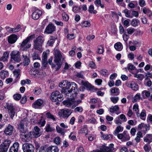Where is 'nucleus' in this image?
Masks as SVG:
<instances>
[{"mask_svg":"<svg viewBox=\"0 0 152 152\" xmlns=\"http://www.w3.org/2000/svg\"><path fill=\"white\" fill-rule=\"evenodd\" d=\"M55 57L54 62L56 64H52V67L55 68L56 70H58L61 67L62 63L60 61L62 58V56L61 52L58 50H56L55 51Z\"/></svg>","mask_w":152,"mask_h":152,"instance_id":"1","label":"nucleus"},{"mask_svg":"<svg viewBox=\"0 0 152 152\" xmlns=\"http://www.w3.org/2000/svg\"><path fill=\"white\" fill-rule=\"evenodd\" d=\"M82 102L80 100H75L74 98H70L64 101L62 103L64 105L68 107L74 109Z\"/></svg>","mask_w":152,"mask_h":152,"instance_id":"2","label":"nucleus"},{"mask_svg":"<svg viewBox=\"0 0 152 152\" xmlns=\"http://www.w3.org/2000/svg\"><path fill=\"white\" fill-rule=\"evenodd\" d=\"M35 36L34 34L28 37L24 40L20 45V49L23 51H27L31 46V44L29 43L30 40L34 38Z\"/></svg>","mask_w":152,"mask_h":152,"instance_id":"3","label":"nucleus"},{"mask_svg":"<svg viewBox=\"0 0 152 152\" xmlns=\"http://www.w3.org/2000/svg\"><path fill=\"white\" fill-rule=\"evenodd\" d=\"M34 133H31V132H25L21 133L20 137L23 141L25 142H28L30 141L32 138H33Z\"/></svg>","mask_w":152,"mask_h":152,"instance_id":"4","label":"nucleus"},{"mask_svg":"<svg viewBox=\"0 0 152 152\" xmlns=\"http://www.w3.org/2000/svg\"><path fill=\"white\" fill-rule=\"evenodd\" d=\"M71 109L65 108L61 110L58 112L59 115L64 118H67L72 113Z\"/></svg>","mask_w":152,"mask_h":152,"instance_id":"5","label":"nucleus"},{"mask_svg":"<svg viewBox=\"0 0 152 152\" xmlns=\"http://www.w3.org/2000/svg\"><path fill=\"white\" fill-rule=\"evenodd\" d=\"M20 55V52L16 50L12 51L10 53L11 58L17 62H19L21 60Z\"/></svg>","mask_w":152,"mask_h":152,"instance_id":"6","label":"nucleus"},{"mask_svg":"<svg viewBox=\"0 0 152 152\" xmlns=\"http://www.w3.org/2000/svg\"><path fill=\"white\" fill-rule=\"evenodd\" d=\"M22 148L24 152H33L34 150V146L29 143H26L23 144Z\"/></svg>","mask_w":152,"mask_h":152,"instance_id":"7","label":"nucleus"},{"mask_svg":"<svg viewBox=\"0 0 152 152\" xmlns=\"http://www.w3.org/2000/svg\"><path fill=\"white\" fill-rule=\"evenodd\" d=\"M113 146V144H111L109 147L103 146L100 150L96 151H94L92 152H113V150H114Z\"/></svg>","mask_w":152,"mask_h":152,"instance_id":"8","label":"nucleus"},{"mask_svg":"<svg viewBox=\"0 0 152 152\" xmlns=\"http://www.w3.org/2000/svg\"><path fill=\"white\" fill-rule=\"evenodd\" d=\"M72 85V82H68L67 80L62 81L59 84V86L62 88V90H69Z\"/></svg>","mask_w":152,"mask_h":152,"instance_id":"9","label":"nucleus"},{"mask_svg":"<svg viewBox=\"0 0 152 152\" xmlns=\"http://www.w3.org/2000/svg\"><path fill=\"white\" fill-rule=\"evenodd\" d=\"M117 136L122 141H125L129 140L130 137L127 131H124L122 133L118 134Z\"/></svg>","mask_w":152,"mask_h":152,"instance_id":"10","label":"nucleus"},{"mask_svg":"<svg viewBox=\"0 0 152 152\" xmlns=\"http://www.w3.org/2000/svg\"><path fill=\"white\" fill-rule=\"evenodd\" d=\"M7 107L10 117L13 119L15 113V108L11 104H7Z\"/></svg>","mask_w":152,"mask_h":152,"instance_id":"11","label":"nucleus"},{"mask_svg":"<svg viewBox=\"0 0 152 152\" xmlns=\"http://www.w3.org/2000/svg\"><path fill=\"white\" fill-rule=\"evenodd\" d=\"M56 29V27L52 23H50L46 27L45 32L47 34H51L54 32Z\"/></svg>","mask_w":152,"mask_h":152,"instance_id":"12","label":"nucleus"},{"mask_svg":"<svg viewBox=\"0 0 152 152\" xmlns=\"http://www.w3.org/2000/svg\"><path fill=\"white\" fill-rule=\"evenodd\" d=\"M43 101L39 99L36 101L32 104V107L35 109H40L43 106Z\"/></svg>","mask_w":152,"mask_h":152,"instance_id":"13","label":"nucleus"},{"mask_svg":"<svg viewBox=\"0 0 152 152\" xmlns=\"http://www.w3.org/2000/svg\"><path fill=\"white\" fill-rule=\"evenodd\" d=\"M42 14V11L39 9H36L32 13V18L34 20H37L41 16Z\"/></svg>","mask_w":152,"mask_h":152,"instance_id":"14","label":"nucleus"},{"mask_svg":"<svg viewBox=\"0 0 152 152\" xmlns=\"http://www.w3.org/2000/svg\"><path fill=\"white\" fill-rule=\"evenodd\" d=\"M126 85L128 87L131 88L133 90L136 91L138 89V85L133 81L129 82L126 83Z\"/></svg>","mask_w":152,"mask_h":152,"instance_id":"15","label":"nucleus"},{"mask_svg":"<svg viewBox=\"0 0 152 152\" xmlns=\"http://www.w3.org/2000/svg\"><path fill=\"white\" fill-rule=\"evenodd\" d=\"M14 128L12 126L9 124L4 131V133L8 135H11L13 133Z\"/></svg>","mask_w":152,"mask_h":152,"instance_id":"16","label":"nucleus"},{"mask_svg":"<svg viewBox=\"0 0 152 152\" xmlns=\"http://www.w3.org/2000/svg\"><path fill=\"white\" fill-rule=\"evenodd\" d=\"M18 38V36L16 35L15 34H12L8 37V42L10 44H13L16 41Z\"/></svg>","mask_w":152,"mask_h":152,"instance_id":"17","label":"nucleus"},{"mask_svg":"<svg viewBox=\"0 0 152 152\" xmlns=\"http://www.w3.org/2000/svg\"><path fill=\"white\" fill-rule=\"evenodd\" d=\"M19 148V143L15 142L10 148L9 152H18Z\"/></svg>","mask_w":152,"mask_h":152,"instance_id":"18","label":"nucleus"},{"mask_svg":"<svg viewBox=\"0 0 152 152\" xmlns=\"http://www.w3.org/2000/svg\"><path fill=\"white\" fill-rule=\"evenodd\" d=\"M26 123L25 119L21 121L18 126V129L20 133H23L25 132L24 125Z\"/></svg>","mask_w":152,"mask_h":152,"instance_id":"19","label":"nucleus"},{"mask_svg":"<svg viewBox=\"0 0 152 152\" xmlns=\"http://www.w3.org/2000/svg\"><path fill=\"white\" fill-rule=\"evenodd\" d=\"M59 92L58 91L53 92L51 94L50 99L53 102H56L57 96L59 94Z\"/></svg>","mask_w":152,"mask_h":152,"instance_id":"20","label":"nucleus"},{"mask_svg":"<svg viewBox=\"0 0 152 152\" xmlns=\"http://www.w3.org/2000/svg\"><path fill=\"white\" fill-rule=\"evenodd\" d=\"M58 149L56 146H50L48 148V152H58Z\"/></svg>","mask_w":152,"mask_h":152,"instance_id":"21","label":"nucleus"},{"mask_svg":"<svg viewBox=\"0 0 152 152\" xmlns=\"http://www.w3.org/2000/svg\"><path fill=\"white\" fill-rule=\"evenodd\" d=\"M110 91L111 95H118L119 94V90L118 88L115 87L111 89Z\"/></svg>","mask_w":152,"mask_h":152,"instance_id":"22","label":"nucleus"},{"mask_svg":"<svg viewBox=\"0 0 152 152\" xmlns=\"http://www.w3.org/2000/svg\"><path fill=\"white\" fill-rule=\"evenodd\" d=\"M56 129L58 133L62 135H64L66 132L65 129L61 128L58 125L56 126Z\"/></svg>","mask_w":152,"mask_h":152,"instance_id":"23","label":"nucleus"},{"mask_svg":"<svg viewBox=\"0 0 152 152\" xmlns=\"http://www.w3.org/2000/svg\"><path fill=\"white\" fill-rule=\"evenodd\" d=\"M114 48L117 50L120 51L122 49L123 47L122 45L120 42H118L115 44Z\"/></svg>","mask_w":152,"mask_h":152,"instance_id":"24","label":"nucleus"},{"mask_svg":"<svg viewBox=\"0 0 152 152\" xmlns=\"http://www.w3.org/2000/svg\"><path fill=\"white\" fill-rule=\"evenodd\" d=\"M136 115L138 117H140L141 119L144 120L145 119L142 118L146 116V111L144 110H143L140 114L139 112L136 113Z\"/></svg>","mask_w":152,"mask_h":152,"instance_id":"25","label":"nucleus"},{"mask_svg":"<svg viewBox=\"0 0 152 152\" xmlns=\"http://www.w3.org/2000/svg\"><path fill=\"white\" fill-rule=\"evenodd\" d=\"M20 25H18L15 28H10L9 31L10 32H16L19 31L20 30Z\"/></svg>","mask_w":152,"mask_h":152,"instance_id":"26","label":"nucleus"},{"mask_svg":"<svg viewBox=\"0 0 152 152\" xmlns=\"http://www.w3.org/2000/svg\"><path fill=\"white\" fill-rule=\"evenodd\" d=\"M142 134L140 132H138L137 134L136 137L135 138V140L137 143L139 142L141 140L140 138L142 137Z\"/></svg>","mask_w":152,"mask_h":152,"instance_id":"27","label":"nucleus"},{"mask_svg":"<svg viewBox=\"0 0 152 152\" xmlns=\"http://www.w3.org/2000/svg\"><path fill=\"white\" fill-rule=\"evenodd\" d=\"M72 87L71 89V92H73V93L76 94L77 90V84L74 82H72Z\"/></svg>","mask_w":152,"mask_h":152,"instance_id":"28","label":"nucleus"},{"mask_svg":"<svg viewBox=\"0 0 152 152\" xmlns=\"http://www.w3.org/2000/svg\"><path fill=\"white\" fill-rule=\"evenodd\" d=\"M119 109V108L118 105H116L114 106H112L109 109V111L112 113H113L115 112L118 111Z\"/></svg>","mask_w":152,"mask_h":152,"instance_id":"29","label":"nucleus"},{"mask_svg":"<svg viewBox=\"0 0 152 152\" xmlns=\"http://www.w3.org/2000/svg\"><path fill=\"white\" fill-rule=\"evenodd\" d=\"M140 23V21L137 19H133L131 22V25L134 27L137 26Z\"/></svg>","mask_w":152,"mask_h":152,"instance_id":"30","label":"nucleus"},{"mask_svg":"<svg viewBox=\"0 0 152 152\" xmlns=\"http://www.w3.org/2000/svg\"><path fill=\"white\" fill-rule=\"evenodd\" d=\"M34 48L35 49L38 50H40L42 46V44L39 43L34 42Z\"/></svg>","mask_w":152,"mask_h":152,"instance_id":"31","label":"nucleus"},{"mask_svg":"<svg viewBox=\"0 0 152 152\" xmlns=\"http://www.w3.org/2000/svg\"><path fill=\"white\" fill-rule=\"evenodd\" d=\"M44 42V39L43 37L41 36H39L37 37L36 39L34 41V42L42 44Z\"/></svg>","mask_w":152,"mask_h":152,"instance_id":"32","label":"nucleus"},{"mask_svg":"<svg viewBox=\"0 0 152 152\" xmlns=\"http://www.w3.org/2000/svg\"><path fill=\"white\" fill-rule=\"evenodd\" d=\"M13 74L14 77L16 78H18L20 74V70L19 69H15L13 71Z\"/></svg>","mask_w":152,"mask_h":152,"instance_id":"33","label":"nucleus"},{"mask_svg":"<svg viewBox=\"0 0 152 152\" xmlns=\"http://www.w3.org/2000/svg\"><path fill=\"white\" fill-rule=\"evenodd\" d=\"M104 52L103 47L101 45L97 47V52L99 54H102Z\"/></svg>","mask_w":152,"mask_h":152,"instance_id":"34","label":"nucleus"},{"mask_svg":"<svg viewBox=\"0 0 152 152\" xmlns=\"http://www.w3.org/2000/svg\"><path fill=\"white\" fill-rule=\"evenodd\" d=\"M8 72L6 71H2L0 73V75L2 79H4L6 76H8Z\"/></svg>","mask_w":152,"mask_h":152,"instance_id":"35","label":"nucleus"},{"mask_svg":"<svg viewBox=\"0 0 152 152\" xmlns=\"http://www.w3.org/2000/svg\"><path fill=\"white\" fill-rule=\"evenodd\" d=\"M102 137L104 140H111L113 138V136L111 134H103Z\"/></svg>","mask_w":152,"mask_h":152,"instance_id":"36","label":"nucleus"},{"mask_svg":"<svg viewBox=\"0 0 152 152\" xmlns=\"http://www.w3.org/2000/svg\"><path fill=\"white\" fill-rule=\"evenodd\" d=\"M54 130L55 129L54 128L50 126L49 124H47L45 127V130L47 132H51L54 131Z\"/></svg>","mask_w":152,"mask_h":152,"instance_id":"37","label":"nucleus"},{"mask_svg":"<svg viewBox=\"0 0 152 152\" xmlns=\"http://www.w3.org/2000/svg\"><path fill=\"white\" fill-rule=\"evenodd\" d=\"M140 98V94L137 93L134 96L132 100L133 102H137L138 100H139Z\"/></svg>","mask_w":152,"mask_h":152,"instance_id":"38","label":"nucleus"},{"mask_svg":"<svg viewBox=\"0 0 152 152\" xmlns=\"http://www.w3.org/2000/svg\"><path fill=\"white\" fill-rule=\"evenodd\" d=\"M46 116L48 118L51 119L53 120V121H56V118L50 112H47L46 114Z\"/></svg>","mask_w":152,"mask_h":152,"instance_id":"39","label":"nucleus"},{"mask_svg":"<svg viewBox=\"0 0 152 152\" xmlns=\"http://www.w3.org/2000/svg\"><path fill=\"white\" fill-rule=\"evenodd\" d=\"M94 4L97 7L100 6L102 8L104 7V5L101 4V1L100 0H96L94 1Z\"/></svg>","mask_w":152,"mask_h":152,"instance_id":"40","label":"nucleus"},{"mask_svg":"<svg viewBox=\"0 0 152 152\" xmlns=\"http://www.w3.org/2000/svg\"><path fill=\"white\" fill-rule=\"evenodd\" d=\"M11 143V141L9 140H6L4 141L2 144L4 146L9 148Z\"/></svg>","mask_w":152,"mask_h":152,"instance_id":"41","label":"nucleus"},{"mask_svg":"<svg viewBox=\"0 0 152 152\" xmlns=\"http://www.w3.org/2000/svg\"><path fill=\"white\" fill-rule=\"evenodd\" d=\"M48 151V148L46 145L42 146L39 148V152H46Z\"/></svg>","mask_w":152,"mask_h":152,"instance_id":"42","label":"nucleus"},{"mask_svg":"<svg viewBox=\"0 0 152 152\" xmlns=\"http://www.w3.org/2000/svg\"><path fill=\"white\" fill-rule=\"evenodd\" d=\"M81 9V6L78 7L77 6H75L73 8L72 11L75 13H78L80 12Z\"/></svg>","mask_w":152,"mask_h":152,"instance_id":"43","label":"nucleus"},{"mask_svg":"<svg viewBox=\"0 0 152 152\" xmlns=\"http://www.w3.org/2000/svg\"><path fill=\"white\" fill-rule=\"evenodd\" d=\"M8 148L3 145L2 144L0 146V152H7Z\"/></svg>","mask_w":152,"mask_h":152,"instance_id":"44","label":"nucleus"},{"mask_svg":"<svg viewBox=\"0 0 152 152\" xmlns=\"http://www.w3.org/2000/svg\"><path fill=\"white\" fill-rule=\"evenodd\" d=\"M123 128L120 126H118L114 132V134H116L121 131H122L123 130Z\"/></svg>","mask_w":152,"mask_h":152,"instance_id":"45","label":"nucleus"},{"mask_svg":"<svg viewBox=\"0 0 152 152\" xmlns=\"http://www.w3.org/2000/svg\"><path fill=\"white\" fill-rule=\"evenodd\" d=\"M127 33L131 35L135 31V29L133 28H129L126 29Z\"/></svg>","mask_w":152,"mask_h":152,"instance_id":"46","label":"nucleus"},{"mask_svg":"<svg viewBox=\"0 0 152 152\" xmlns=\"http://www.w3.org/2000/svg\"><path fill=\"white\" fill-rule=\"evenodd\" d=\"M23 56L24 58V62L25 64V65H28L30 62L29 59L26 56H24V55H23Z\"/></svg>","mask_w":152,"mask_h":152,"instance_id":"47","label":"nucleus"},{"mask_svg":"<svg viewBox=\"0 0 152 152\" xmlns=\"http://www.w3.org/2000/svg\"><path fill=\"white\" fill-rule=\"evenodd\" d=\"M81 24L82 26L85 27H89L91 25L90 22L87 21L83 22Z\"/></svg>","mask_w":152,"mask_h":152,"instance_id":"48","label":"nucleus"},{"mask_svg":"<svg viewBox=\"0 0 152 152\" xmlns=\"http://www.w3.org/2000/svg\"><path fill=\"white\" fill-rule=\"evenodd\" d=\"M41 119L39 120L38 122L41 125V126H44L45 123V121L42 117H39Z\"/></svg>","mask_w":152,"mask_h":152,"instance_id":"49","label":"nucleus"},{"mask_svg":"<svg viewBox=\"0 0 152 152\" xmlns=\"http://www.w3.org/2000/svg\"><path fill=\"white\" fill-rule=\"evenodd\" d=\"M13 97L15 100L18 101L21 99V95L20 94H15L14 95Z\"/></svg>","mask_w":152,"mask_h":152,"instance_id":"50","label":"nucleus"},{"mask_svg":"<svg viewBox=\"0 0 152 152\" xmlns=\"http://www.w3.org/2000/svg\"><path fill=\"white\" fill-rule=\"evenodd\" d=\"M67 38L69 40H71L74 39L75 36L74 34H68L66 36Z\"/></svg>","mask_w":152,"mask_h":152,"instance_id":"51","label":"nucleus"},{"mask_svg":"<svg viewBox=\"0 0 152 152\" xmlns=\"http://www.w3.org/2000/svg\"><path fill=\"white\" fill-rule=\"evenodd\" d=\"M83 110V108L81 107H77L74 109L75 112L82 113Z\"/></svg>","mask_w":152,"mask_h":152,"instance_id":"52","label":"nucleus"},{"mask_svg":"<svg viewBox=\"0 0 152 152\" xmlns=\"http://www.w3.org/2000/svg\"><path fill=\"white\" fill-rule=\"evenodd\" d=\"M123 40L125 42L127 41L129 39V35L127 34L126 32L124 33L122 35Z\"/></svg>","mask_w":152,"mask_h":152,"instance_id":"53","label":"nucleus"},{"mask_svg":"<svg viewBox=\"0 0 152 152\" xmlns=\"http://www.w3.org/2000/svg\"><path fill=\"white\" fill-rule=\"evenodd\" d=\"M61 92L62 93L64 94L66 96H69V94H71L72 92L71 90H62Z\"/></svg>","mask_w":152,"mask_h":152,"instance_id":"54","label":"nucleus"},{"mask_svg":"<svg viewBox=\"0 0 152 152\" xmlns=\"http://www.w3.org/2000/svg\"><path fill=\"white\" fill-rule=\"evenodd\" d=\"M100 73L101 75L104 76H106L108 74L107 70L106 69H103L101 70L100 71Z\"/></svg>","mask_w":152,"mask_h":152,"instance_id":"55","label":"nucleus"},{"mask_svg":"<svg viewBox=\"0 0 152 152\" xmlns=\"http://www.w3.org/2000/svg\"><path fill=\"white\" fill-rule=\"evenodd\" d=\"M135 68L134 66L131 64L129 63L128 64L127 68L128 70H133Z\"/></svg>","mask_w":152,"mask_h":152,"instance_id":"56","label":"nucleus"},{"mask_svg":"<svg viewBox=\"0 0 152 152\" xmlns=\"http://www.w3.org/2000/svg\"><path fill=\"white\" fill-rule=\"evenodd\" d=\"M111 101L114 103H116L119 100V98L118 97H111L110 98Z\"/></svg>","mask_w":152,"mask_h":152,"instance_id":"57","label":"nucleus"},{"mask_svg":"<svg viewBox=\"0 0 152 152\" xmlns=\"http://www.w3.org/2000/svg\"><path fill=\"white\" fill-rule=\"evenodd\" d=\"M133 110L137 112H139V109L138 108V105L137 104H135L133 106Z\"/></svg>","mask_w":152,"mask_h":152,"instance_id":"58","label":"nucleus"},{"mask_svg":"<svg viewBox=\"0 0 152 152\" xmlns=\"http://www.w3.org/2000/svg\"><path fill=\"white\" fill-rule=\"evenodd\" d=\"M31 133H34L33 134L34 136L33 137H39L41 135V133L40 132H31Z\"/></svg>","mask_w":152,"mask_h":152,"instance_id":"59","label":"nucleus"},{"mask_svg":"<svg viewBox=\"0 0 152 152\" xmlns=\"http://www.w3.org/2000/svg\"><path fill=\"white\" fill-rule=\"evenodd\" d=\"M54 142L57 145H59L60 143V138L58 137H56L54 140Z\"/></svg>","mask_w":152,"mask_h":152,"instance_id":"60","label":"nucleus"},{"mask_svg":"<svg viewBox=\"0 0 152 152\" xmlns=\"http://www.w3.org/2000/svg\"><path fill=\"white\" fill-rule=\"evenodd\" d=\"M47 54L46 53L43 52L42 57V61H47Z\"/></svg>","mask_w":152,"mask_h":152,"instance_id":"61","label":"nucleus"},{"mask_svg":"<svg viewBox=\"0 0 152 152\" xmlns=\"http://www.w3.org/2000/svg\"><path fill=\"white\" fill-rule=\"evenodd\" d=\"M139 4L141 7H143L146 4L145 1L144 0H140L139 1Z\"/></svg>","mask_w":152,"mask_h":152,"instance_id":"62","label":"nucleus"},{"mask_svg":"<svg viewBox=\"0 0 152 152\" xmlns=\"http://www.w3.org/2000/svg\"><path fill=\"white\" fill-rule=\"evenodd\" d=\"M115 123L118 125L121 124V121L119 117H117L114 120Z\"/></svg>","mask_w":152,"mask_h":152,"instance_id":"63","label":"nucleus"},{"mask_svg":"<svg viewBox=\"0 0 152 152\" xmlns=\"http://www.w3.org/2000/svg\"><path fill=\"white\" fill-rule=\"evenodd\" d=\"M75 75L78 78H80L82 79H83L84 78V76L81 72L77 73Z\"/></svg>","mask_w":152,"mask_h":152,"instance_id":"64","label":"nucleus"}]
</instances>
